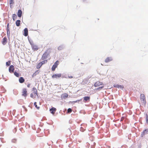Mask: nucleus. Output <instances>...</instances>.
<instances>
[{
	"label": "nucleus",
	"instance_id": "09e8293b",
	"mask_svg": "<svg viewBox=\"0 0 148 148\" xmlns=\"http://www.w3.org/2000/svg\"><path fill=\"white\" fill-rule=\"evenodd\" d=\"M67 77H68L69 78L71 79L72 78H73V76H68Z\"/></svg>",
	"mask_w": 148,
	"mask_h": 148
},
{
	"label": "nucleus",
	"instance_id": "412c9836",
	"mask_svg": "<svg viewBox=\"0 0 148 148\" xmlns=\"http://www.w3.org/2000/svg\"><path fill=\"white\" fill-rule=\"evenodd\" d=\"M27 38L28 41L31 46L34 45L33 41L29 37V36H28Z\"/></svg>",
	"mask_w": 148,
	"mask_h": 148
},
{
	"label": "nucleus",
	"instance_id": "4468645a",
	"mask_svg": "<svg viewBox=\"0 0 148 148\" xmlns=\"http://www.w3.org/2000/svg\"><path fill=\"white\" fill-rule=\"evenodd\" d=\"M31 47L32 49L34 51H37L39 49L38 46L37 45H34L31 46Z\"/></svg>",
	"mask_w": 148,
	"mask_h": 148
},
{
	"label": "nucleus",
	"instance_id": "423d86ee",
	"mask_svg": "<svg viewBox=\"0 0 148 148\" xmlns=\"http://www.w3.org/2000/svg\"><path fill=\"white\" fill-rule=\"evenodd\" d=\"M113 86L114 87L121 89L122 90H123L124 88V86L123 85H120L119 84H114Z\"/></svg>",
	"mask_w": 148,
	"mask_h": 148
},
{
	"label": "nucleus",
	"instance_id": "6e6552de",
	"mask_svg": "<svg viewBox=\"0 0 148 148\" xmlns=\"http://www.w3.org/2000/svg\"><path fill=\"white\" fill-rule=\"evenodd\" d=\"M9 71L10 73H12L14 72V66L13 65H10L9 68Z\"/></svg>",
	"mask_w": 148,
	"mask_h": 148
},
{
	"label": "nucleus",
	"instance_id": "aec40b11",
	"mask_svg": "<svg viewBox=\"0 0 148 148\" xmlns=\"http://www.w3.org/2000/svg\"><path fill=\"white\" fill-rule=\"evenodd\" d=\"M104 85H102L101 86H99L97 88H95L94 90H96L97 91L100 90H101L104 87Z\"/></svg>",
	"mask_w": 148,
	"mask_h": 148
},
{
	"label": "nucleus",
	"instance_id": "dca6fc26",
	"mask_svg": "<svg viewBox=\"0 0 148 148\" xmlns=\"http://www.w3.org/2000/svg\"><path fill=\"white\" fill-rule=\"evenodd\" d=\"M22 10L21 9L18 10L17 13L18 16L19 18L21 17L22 16Z\"/></svg>",
	"mask_w": 148,
	"mask_h": 148
},
{
	"label": "nucleus",
	"instance_id": "0eeeda50",
	"mask_svg": "<svg viewBox=\"0 0 148 148\" xmlns=\"http://www.w3.org/2000/svg\"><path fill=\"white\" fill-rule=\"evenodd\" d=\"M102 85H104V84L102 82H100L99 81H97L94 84V86L98 87L100 86H102Z\"/></svg>",
	"mask_w": 148,
	"mask_h": 148
},
{
	"label": "nucleus",
	"instance_id": "052dcab7",
	"mask_svg": "<svg viewBox=\"0 0 148 148\" xmlns=\"http://www.w3.org/2000/svg\"><path fill=\"white\" fill-rule=\"evenodd\" d=\"M3 79H5V77H3Z\"/></svg>",
	"mask_w": 148,
	"mask_h": 148
},
{
	"label": "nucleus",
	"instance_id": "37998d69",
	"mask_svg": "<svg viewBox=\"0 0 148 148\" xmlns=\"http://www.w3.org/2000/svg\"><path fill=\"white\" fill-rule=\"evenodd\" d=\"M22 133H23L24 132V131L23 130V128L22 127H21L19 129Z\"/></svg>",
	"mask_w": 148,
	"mask_h": 148
},
{
	"label": "nucleus",
	"instance_id": "393cba45",
	"mask_svg": "<svg viewBox=\"0 0 148 148\" xmlns=\"http://www.w3.org/2000/svg\"><path fill=\"white\" fill-rule=\"evenodd\" d=\"M48 62V60H43L41 62H40V63H41V64L42 65H43V64H45L46 63Z\"/></svg>",
	"mask_w": 148,
	"mask_h": 148
},
{
	"label": "nucleus",
	"instance_id": "2f4dec72",
	"mask_svg": "<svg viewBox=\"0 0 148 148\" xmlns=\"http://www.w3.org/2000/svg\"><path fill=\"white\" fill-rule=\"evenodd\" d=\"M146 120L147 124L148 125V115L147 114H146Z\"/></svg>",
	"mask_w": 148,
	"mask_h": 148
},
{
	"label": "nucleus",
	"instance_id": "a18cd8bd",
	"mask_svg": "<svg viewBox=\"0 0 148 148\" xmlns=\"http://www.w3.org/2000/svg\"><path fill=\"white\" fill-rule=\"evenodd\" d=\"M16 141V139H14L12 140V142L14 143H15Z\"/></svg>",
	"mask_w": 148,
	"mask_h": 148
},
{
	"label": "nucleus",
	"instance_id": "79ce46f5",
	"mask_svg": "<svg viewBox=\"0 0 148 148\" xmlns=\"http://www.w3.org/2000/svg\"><path fill=\"white\" fill-rule=\"evenodd\" d=\"M80 130L82 132H84L85 131L84 129L82 127H80Z\"/></svg>",
	"mask_w": 148,
	"mask_h": 148
},
{
	"label": "nucleus",
	"instance_id": "6ab92c4d",
	"mask_svg": "<svg viewBox=\"0 0 148 148\" xmlns=\"http://www.w3.org/2000/svg\"><path fill=\"white\" fill-rule=\"evenodd\" d=\"M32 90L33 91L34 94L35 95H36L38 97L37 91L36 88L35 87H33L32 89Z\"/></svg>",
	"mask_w": 148,
	"mask_h": 148
},
{
	"label": "nucleus",
	"instance_id": "6e6d98bb",
	"mask_svg": "<svg viewBox=\"0 0 148 148\" xmlns=\"http://www.w3.org/2000/svg\"><path fill=\"white\" fill-rule=\"evenodd\" d=\"M14 130H15V132H14V130H13V132H14V133H15L16 132V130L15 128L14 129Z\"/></svg>",
	"mask_w": 148,
	"mask_h": 148
},
{
	"label": "nucleus",
	"instance_id": "c85d7f7f",
	"mask_svg": "<svg viewBox=\"0 0 148 148\" xmlns=\"http://www.w3.org/2000/svg\"><path fill=\"white\" fill-rule=\"evenodd\" d=\"M34 105L35 106V107L38 110H39L40 107L39 106H38L37 105V102H35L34 103Z\"/></svg>",
	"mask_w": 148,
	"mask_h": 148
},
{
	"label": "nucleus",
	"instance_id": "603ef678",
	"mask_svg": "<svg viewBox=\"0 0 148 148\" xmlns=\"http://www.w3.org/2000/svg\"><path fill=\"white\" fill-rule=\"evenodd\" d=\"M13 4H10V8H12V5Z\"/></svg>",
	"mask_w": 148,
	"mask_h": 148
},
{
	"label": "nucleus",
	"instance_id": "13d9d810",
	"mask_svg": "<svg viewBox=\"0 0 148 148\" xmlns=\"http://www.w3.org/2000/svg\"><path fill=\"white\" fill-rule=\"evenodd\" d=\"M47 131H48V132L49 133V130H47Z\"/></svg>",
	"mask_w": 148,
	"mask_h": 148
},
{
	"label": "nucleus",
	"instance_id": "f3484780",
	"mask_svg": "<svg viewBox=\"0 0 148 148\" xmlns=\"http://www.w3.org/2000/svg\"><path fill=\"white\" fill-rule=\"evenodd\" d=\"M68 95L66 93H64L61 95V97L62 99H66L68 98Z\"/></svg>",
	"mask_w": 148,
	"mask_h": 148
},
{
	"label": "nucleus",
	"instance_id": "bf43d9fd",
	"mask_svg": "<svg viewBox=\"0 0 148 148\" xmlns=\"http://www.w3.org/2000/svg\"><path fill=\"white\" fill-rule=\"evenodd\" d=\"M17 102H18V104H20V103H19V101H17Z\"/></svg>",
	"mask_w": 148,
	"mask_h": 148
},
{
	"label": "nucleus",
	"instance_id": "3c124183",
	"mask_svg": "<svg viewBox=\"0 0 148 148\" xmlns=\"http://www.w3.org/2000/svg\"><path fill=\"white\" fill-rule=\"evenodd\" d=\"M16 111V110H14L13 111V112H12V114H13V115H14V112Z\"/></svg>",
	"mask_w": 148,
	"mask_h": 148
},
{
	"label": "nucleus",
	"instance_id": "ea45409f",
	"mask_svg": "<svg viewBox=\"0 0 148 148\" xmlns=\"http://www.w3.org/2000/svg\"><path fill=\"white\" fill-rule=\"evenodd\" d=\"M89 0H81L82 2L83 3H88L89 2Z\"/></svg>",
	"mask_w": 148,
	"mask_h": 148
},
{
	"label": "nucleus",
	"instance_id": "a19ab883",
	"mask_svg": "<svg viewBox=\"0 0 148 148\" xmlns=\"http://www.w3.org/2000/svg\"><path fill=\"white\" fill-rule=\"evenodd\" d=\"M32 105H33V103L31 102L30 103L29 105L28 106L29 107H30L31 109H32V107H33Z\"/></svg>",
	"mask_w": 148,
	"mask_h": 148
},
{
	"label": "nucleus",
	"instance_id": "bb28decb",
	"mask_svg": "<svg viewBox=\"0 0 148 148\" xmlns=\"http://www.w3.org/2000/svg\"><path fill=\"white\" fill-rule=\"evenodd\" d=\"M14 75L17 77H18L20 75V74L17 73L16 71H15L14 72Z\"/></svg>",
	"mask_w": 148,
	"mask_h": 148
},
{
	"label": "nucleus",
	"instance_id": "f8f14e48",
	"mask_svg": "<svg viewBox=\"0 0 148 148\" xmlns=\"http://www.w3.org/2000/svg\"><path fill=\"white\" fill-rule=\"evenodd\" d=\"M7 42V38L6 36L4 37L1 41V43L3 45H5Z\"/></svg>",
	"mask_w": 148,
	"mask_h": 148
},
{
	"label": "nucleus",
	"instance_id": "39448f33",
	"mask_svg": "<svg viewBox=\"0 0 148 148\" xmlns=\"http://www.w3.org/2000/svg\"><path fill=\"white\" fill-rule=\"evenodd\" d=\"M47 51H45V52L43 53L41 59L42 60H46V59L48 57V55L47 53Z\"/></svg>",
	"mask_w": 148,
	"mask_h": 148
},
{
	"label": "nucleus",
	"instance_id": "f704fd0d",
	"mask_svg": "<svg viewBox=\"0 0 148 148\" xmlns=\"http://www.w3.org/2000/svg\"><path fill=\"white\" fill-rule=\"evenodd\" d=\"M1 88L3 92H6V90L5 89L3 86L1 87Z\"/></svg>",
	"mask_w": 148,
	"mask_h": 148
},
{
	"label": "nucleus",
	"instance_id": "5701e85b",
	"mask_svg": "<svg viewBox=\"0 0 148 148\" xmlns=\"http://www.w3.org/2000/svg\"><path fill=\"white\" fill-rule=\"evenodd\" d=\"M21 22V21L20 20H17L16 21L15 24L17 27H19L20 26Z\"/></svg>",
	"mask_w": 148,
	"mask_h": 148
},
{
	"label": "nucleus",
	"instance_id": "c756f323",
	"mask_svg": "<svg viewBox=\"0 0 148 148\" xmlns=\"http://www.w3.org/2000/svg\"><path fill=\"white\" fill-rule=\"evenodd\" d=\"M11 61H8L6 62V66L8 67L10 65Z\"/></svg>",
	"mask_w": 148,
	"mask_h": 148
},
{
	"label": "nucleus",
	"instance_id": "49530a36",
	"mask_svg": "<svg viewBox=\"0 0 148 148\" xmlns=\"http://www.w3.org/2000/svg\"><path fill=\"white\" fill-rule=\"evenodd\" d=\"M88 82V79H85V81H84V83L85 84H87V83Z\"/></svg>",
	"mask_w": 148,
	"mask_h": 148
},
{
	"label": "nucleus",
	"instance_id": "7ed1b4c3",
	"mask_svg": "<svg viewBox=\"0 0 148 148\" xmlns=\"http://www.w3.org/2000/svg\"><path fill=\"white\" fill-rule=\"evenodd\" d=\"M22 95L25 97H26L27 95V89L23 88L22 89Z\"/></svg>",
	"mask_w": 148,
	"mask_h": 148
},
{
	"label": "nucleus",
	"instance_id": "a211bd4d",
	"mask_svg": "<svg viewBox=\"0 0 148 148\" xmlns=\"http://www.w3.org/2000/svg\"><path fill=\"white\" fill-rule=\"evenodd\" d=\"M112 60V59L111 57H107L105 60V62L106 63L109 62Z\"/></svg>",
	"mask_w": 148,
	"mask_h": 148
},
{
	"label": "nucleus",
	"instance_id": "9b49d317",
	"mask_svg": "<svg viewBox=\"0 0 148 148\" xmlns=\"http://www.w3.org/2000/svg\"><path fill=\"white\" fill-rule=\"evenodd\" d=\"M56 110V109L53 107H52L49 110L50 112L52 114L55 113Z\"/></svg>",
	"mask_w": 148,
	"mask_h": 148
},
{
	"label": "nucleus",
	"instance_id": "c03bdc74",
	"mask_svg": "<svg viewBox=\"0 0 148 148\" xmlns=\"http://www.w3.org/2000/svg\"><path fill=\"white\" fill-rule=\"evenodd\" d=\"M30 97L32 98H34V95L33 94V93H31L30 95Z\"/></svg>",
	"mask_w": 148,
	"mask_h": 148
},
{
	"label": "nucleus",
	"instance_id": "f257e3e1",
	"mask_svg": "<svg viewBox=\"0 0 148 148\" xmlns=\"http://www.w3.org/2000/svg\"><path fill=\"white\" fill-rule=\"evenodd\" d=\"M59 64V61L57 60L52 66L51 69L52 71H55L56 68L58 66V65Z\"/></svg>",
	"mask_w": 148,
	"mask_h": 148
},
{
	"label": "nucleus",
	"instance_id": "e2e57ef3",
	"mask_svg": "<svg viewBox=\"0 0 148 148\" xmlns=\"http://www.w3.org/2000/svg\"><path fill=\"white\" fill-rule=\"evenodd\" d=\"M138 148H140V147H138Z\"/></svg>",
	"mask_w": 148,
	"mask_h": 148
},
{
	"label": "nucleus",
	"instance_id": "4d7b16f0",
	"mask_svg": "<svg viewBox=\"0 0 148 148\" xmlns=\"http://www.w3.org/2000/svg\"><path fill=\"white\" fill-rule=\"evenodd\" d=\"M40 130H41L40 129V128H38L37 131H38V130L40 131Z\"/></svg>",
	"mask_w": 148,
	"mask_h": 148
},
{
	"label": "nucleus",
	"instance_id": "0e129e2a",
	"mask_svg": "<svg viewBox=\"0 0 148 148\" xmlns=\"http://www.w3.org/2000/svg\"><path fill=\"white\" fill-rule=\"evenodd\" d=\"M101 65H103L101 63Z\"/></svg>",
	"mask_w": 148,
	"mask_h": 148
},
{
	"label": "nucleus",
	"instance_id": "774afa93",
	"mask_svg": "<svg viewBox=\"0 0 148 148\" xmlns=\"http://www.w3.org/2000/svg\"><path fill=\"white\" fill-rule=\"evenodd\" d=\"M20 125V124H19V125H18V126H19V125Z\"/></svg>",
	"mask_w": 148,
	"mask_h": 148
},
{
	"label": "nucleus",
	"instance_id": "338daca9",
	"mask_svg": "<svg viewBox=\"0 0 148 148\" xmlns=\"http://www.w3.org/2000/svg\"><path fill=\"white\" fill-rule=\"evenodd\" d=\"M6 80H6V79H5V81H6Z\"/></svg>",
	"mask_w": 148,
	"mask_h": 148
},
{
	"label": "nucleus",
	"instance_id": "58836bf2",
	"mask_svg": "<svg viewBox=\"0 0 148 148\" xmlns=\"http://www.w3.org/2000/svg\"><path fill=\"white\" fill-rule=\"evenodd\" d=\"M10 4H14V0H9Z\"/></svg>",
	"mask_w": 148,
	"mask_h": 148
},
{
	"label": "nucleus",
	"instance_id": "1a4fd4ad",
	"mask_svg": "<svg viewBox=\"0 0 148 148\" xmlns=\"http://www.w3.org/2000/svg\"><path fill=\"white\" fill-rule=\"evenodd\" d=\"M23 35L25 36H28V29L27 28H25L23 32Z\"/></svg>",
	"mask_w": 148,
	"mask_h": 148
},
{
	"label": "nucleus",
	"instance_id": "20e7f679",
	"mask_svg": "<svg viewBox=\"0 0 148 148\" xmlns=\"http://www.w3.org/2000/svg\"><path fill=\"white\" fill-rule=\"evenodd\" d=\"M61 73H56L53 74L52 76V78L53 79L56 78L58 79L61 77Z\"/></svg>",
	"mask_w": 148,
	"mask_h": 148
},
{
	"label": "nucleus",
	"instance_id": "b1692460",
	"mask_svg": "<svg viewBox=\"0 0 148 148\" xmlns=\"http://www.w3.org/2000/svg\"><path fill=\"white\" fill-rule=\"evenodd\" d=\"M39 71L37 70L34 73H33L32 75V77H34V76H36L39 73Z\"/></svg>",
	"mask_w": 148,
	"mask_h": 148
},
{
	"label": "nucleus",
	"instance_id": "ddd939ff",
	"mask_svg": "<svg viewBox=\"0 0 148 148\" xmlns=\"http://www.w3.org/2000/svg\"><path fill=\"white\" fill-rule=\"evenodd\" d=\"M83 101L85 102L87 101H89L90 99V97L88 96H85L83 97Z\"/></svg>",
	"mask_w": 148,
	"mask_h": 148
},
{
	"label": "nucleus",
	"instance_id": "72a5a7b5",
	"mask_svg": "<svg viewBox=\"0 0 148 148\" xmlns=\"http://www.w3.org/2000/svg\"><path fill=\"white\" fill-rule=\"evenodd\" d=\"M7 36L8 38L9 39L10 38V31H7Z\"/></svg>",
	"mask_w": 148,
	"mask_h": 148
},
{
	"label": "nucleus",
	"instance_id": "864d4df0",
	"mask_svg": "<svg viewBox=\"0 0 148 148\" xmlns=\"http://www.w3.org/2000/svg\"><path fill=\"white\" fill-rule=\"evenodd\" d=\"M24 110H25V111L26 112H27V110L26 108L24 109Z\"/></svg>",
	"mask_w": 148,
	"mask_h": 148
},
{
	"label": "nucleus",
	"instance_id": "f03ea898",
	"mask_svg": "<svg viewBox=\"0 0 148 148\" xmlns=\"http://www.w3.org/2000/svg\"><path fill=\"white\" fill-rule=\"evenodd\" d=\"M148 134V129H146L144 130L141 133L140 135L141 137L143 138L145 137V135L146 134Z\"/></svg>",
	"mask_w": 148,
	"mask_h": 148
},
{
	"label": "nucleus",
	"instance_id": "473e14b6",
	"mask_svg": "<svg viewBox=\"0 0 148 148\" xmlns=\"http://www.w3.org/2000/svg\"><path fill=\"white\" fill-rule=\"evenodd\" d=\"M63 48L62 45H60L58 47V50L60 51L62 50Z\"/></svg>",
	"mask_w": 148,
	"mask_h": 148
},
{
	"label": "nucleus",
	"instance_id": "9d476101",
	"mask_svg": "<svg viewBox=\"0 0 148 148\" xmlns=\"http://www.w3.org/2000/svg\"><path fill=\"white\" fill-rule=\"evenodd\" d=\"M140 99L141 101H143L144 102H145V103H146L145 97L144 95L141 94L140 95Z\"/></svg>",
	"mask_w": 148,
	"mask_h": 148
},
{
	"label": "nucleus",
	"instance_id": "5fc2aeb1",
	"mask_svg": "<svg viewBox=\"0 0 148 148\" xmlns=\"http://www.w3.org/2000/svg\"><path fill=\"white\" fill-rule=\"evenodd\" d=\"M22 107L24 109L26 108V107H25V106H22Z\"/></svg>",
	"mask_w": 148,
	"mask_h": 148
},
{
	"label": "nucleus",
	"instance_id": "2eb2a0df",
	"mask_svg": "<svg viewBox=\"0 0 148 148\" xmlns=\"http://www.w3.org/2000/svg\"><path fill=\"white\" fill-rule=\"evenodd\" d=\"M82 102V99H80L77 100L76 101H69V103H71L74 104L75 103L78 102V103H80V102L81 103Z\"/></svg>",
	"mask_w": 148,
	"mask_h": 148
},
{
	"label": "nucleus",
	"instance_id": "c9c22d12",
	"mask_svg": "<svg viewBox=\"0 0 148 148\" xmlns=\"http://www.w3.org/2000/svg\"><path fill=\"white\" fill-rule=\"evenodd\" d=\"M49 49H48L46 50L45 51H47V55L49 56V54L51 52V51L50 50H49Z\"/></svg>",
	"mask_w": 148,
	"mask_h": 148
},
{
	"label": "nucleus",
	"instance_id": "7c9ffc66",
	"mask_svg": "<svg viewBox=\"0 0 148 148\" xmlns=\"http://www.w3.org/2000/svg\"><path fill=\"white\" fill-rule=\"evenodd\" d=\"M6 29L7 31H10V28H9V23H8L6 27Z\"/></svg>",
	"mask_w": 148,
	"mask_h": 148
},
{
	"label": "nucleus",
	"instance_id": "4be33fe9",
	"mask_svg": "<svg viewBox=\"0 0 148 148\" xmlns=\"http://www.w3.org/2000/svg\"><path fill=\"white\" fill-rule=\"evenodd\" d=\"M25 81V79L23 77H21L19 78V82L20 83H23Z\"/></svg>",
	"mask_w": 148,
	"mask_h": 148
},
{
	"label": "nucleus",
	"instance_id": "a878e982",
	"mask_svg": "<svg viewBox=\"0 0 148 148\" xmlns=\"http://www.w3.org/2000/svg\"><path fill=\"white\" fill-rule=\"evenodd\" d=\"M12 19L13 21H15L17 18V16L15 14H12Z\"/></svg>",
	"mask_w": 148,
	"mask_h": 148
},
{
	"label": "nucleus",
	"instance_id": "cd10ccee",
	"mask_svg": "<svg viewBox=\"0 0 148 148\" xmlns=\"http://www.w3.org/2000/svg\"><path fill=\"white\" fill-rule=\"evenodd\" d=\"M42 66V65L41 64V63H40V62H39L37 64L36 66V68L37 69H39L40 68V67Z\"/></svg>",
	"mask_w": 148,
	"mask_h": 148
},
{
	"label": "nucleus",
	"instance_id": "69168bd1",
	"mask_svg": "<svg viewBox=\"0 0 148 148\" xmlns=\"http://www.w3.org/2000/svg\"><path fill=\"white\" fill-rule=\"evenodd\" d=\"M14 46H15H15H16V45H15H15H14Z\"/></svg>",
	"mask_w": 148,
	"mask_h": 148
},
{
	"label": "nucleus",
	"instance_id": "8fccbe9b",
	"mask_svg": "<svg viewBox=\"0 0 148 148\" xmlns=\"http://www.w3.org/2000/svg\"><path fill=\"white\" fill-rule=\"evenodd\" d=\"M9 47L10 49V51H11V48H10L11 46H10V45H9Z\"/></svg>",
	"mask_w": 148,
	"mask_h": 148
},
{
	"label": "nucleus",
	"instance_id": "680f3d73",
	"mask_svg": "<svg viewBox=\"0 0 148 148\" xmlns=\"http://www.w3.org/2000/svg\"><path fill=\"white\" fill-rule=\"evenodd\" d=\"M2 76L3 77V75H2Z\"/></svg>",
	"mask_w": 148,
	"mask_h": 148
},
{
	"label": "nucleus",
	"instance_id": "4c0bfd02",
	"mask_svg": "<svg viewBox=\"0 0 148 148\" xmlns=\"http://www.w3.org/2000/svg\"><path fill=\"white\" fill-rule=\"evenodd\" d=\"M72 111V109L70 108H69L67 109V112L69 113H71Z\"/></svg>",
	"mask_w": 148,
	"mask_h": 148
},
{
	"label": "nucleus",
	"instance_id": "e433bc0d",
	"mask_svg": "<svg viewBox=\"0 0 148 148\" xmlns=\"http://www.w3.org/2000/svg\"><path fill=\"white\" fill-rule=\"evenodd\" d=\"M62 78H67V77L66 76V75L65 74H61V77Z\"/></svg>",
	"mask_w": 148,
	"mask_h": 148
},
{
	"label": "nucleus",
	"instance_id": "de8ad7c7",
	"mask_svg": "<svg viewBox=\"0 0 148 148\" xmlns=\"http://www.w3.org/2000/svg\"><path fill=\"white\" fill-rule=\"evenodd\" d=\"M30 85H31V84L29 83V84H27V86L28 88H29L30 87Z\"/></svg>",
	"mask_w": 148,
	"mask_h": 148
}]
</instances>
